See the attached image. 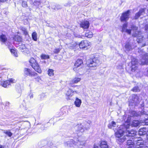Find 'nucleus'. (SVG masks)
I'll use <instances>...</instances> for the list:
<instances>
[{"label":"nucleus","instance_id":"nucleus-57","mask_svg":"<svg viewBox=\"0 0 148 148\" xmlns=\"http://www.w3.org/2000/svg\"><path fill=\"white\" fill-rule=\"evenodd\" d=\"M0 2H1V0H0Z\"/></svg>","mask_w":148,"mask_h":148},{"label":"nucleus","instance_id":"nucleus-15","mask_svg":"<svg viewBox=\"0 0 148 148\" xmlns=\"http://www.w3.org/2000/svg\"><path fill=\"white\" fill-rule=\"evenodd\" d=\"M144 56L141 60V64L142 65L148 64V54H144Z\"/></svg>","mask_w":148,"mask_h":148},{"label":"nucleus","instance_id":"nucleus-13","mask_svg":"<svg viewBox=\"0 0 148 148\" xmlns=\"http://www.w3.org/2000/svg\"><path fill=\"white\" fill-rule=\"evenodd\" d=\"M83 61L82 59H78L76 62L75 64L74 67L73 69V70L74 71L77 70V69L79 67L82 66L83 65Z\"/></svg>","mask_w":148,"mask_h":148},{"label":"nucleus","instance_id":"nucleus-48","mask_svg":"<svg viewBox=\"0 0 148 148\" xmlns=\"http://www.w3.org/2000/svg\"><path fill=\"white\" fill-rule=\"evenodd\" d=\"M145 30L148 31V24L146 25L145 27Z\"/></svg>","mask_w":148,"mask_h":148},{"label":"nucleus","instance_id":"nucleus-22","mask_svg":"<svg viewBox=\"0 0 148 148\" xmlns=\"http://www.w3.org/2000/svg\"><path fill=\"white\" fill-rule=\"evenodd\" d=\"M75 71L76 72L79 73L80 75H83L85 73L86 70L84 68L81 67L78 69V70L77 69V70Z\"/></svg>","mask_w":148,"mask_h":148},{"label":"nucleus","instance_id":"nucleus-16","mask_svg":"<svg viewBox=\"0 0 148 148\" xmlns=\"http://www.w3.org/2000/svg\"><path fill=\"white\" fill-rule=\"evenodd\" d=\"M80 27L84 29H87L89 26V23L88 21H83L80 24Z\"/></svg>","mask_w":148,"mask_h":148},{"label":"nucleus","instance_id":"nucleus-44","mask_svg":"<svg viewBox=\"0 0 148 148\" xmlns=\"http://www.w3.org/2000/svg\"><path fill=\"white\" fill-rule=\"evenodd\" d=\"M77 127H79V130L81 132H82L84 131V130L83 129V128L82 127V125H80L79 126H77Z\"/></svg>","mask_w":148,"mask_h":148},{"label":"nucleus","instance_id":"nucleus-47","mask_svg":"<svg viewBox=\"0 0 148 148\" xmlns=\"http://www.w3.org/2000/svg\"><path fill=\"white\" fill-rule=\"evenodd\" d=\"M138 132H139V134L140 135H144V134L143 133V132H142L140 131V130H139Z\"/></svg>","mask_w":148,"mask_h":148},{"label":"nucleus","instance_id":"nucleus-20","mask_svg":"<svg viewBox=\"0 0 148 148\" xmlns=\"http://www.w3.org/2000/svg\"><path fill=\"white\" fill-rule=\"evenodd\" d=\"M81 103L82 101L81 100L77 97L75 101L74 102V104L77 107H80Z\"/></svg>","mask_w":148,"mask_h":148},{"label":"nucleus","instance_id":"nucleus-24","mask_svg":"<svg viewBox=\"0 0 148 148\" xmlns=\"http://www.w3.org/2000/svg\"><path fill=\"white\" fill-rule=\"evenodd\" d=\"M100 147L101 148H108V146L107 144V142L105 141H102L100 145Z\"/></svg>","mask_w":148,"mask_h":148},{"label":"nucleus","instance_id":"nucleus-49","mask_svg":"<svg viewBox=\"0 0 148 148\" xmlns=\"http://www.w3.org/2000/svg\"><path fill=\"white\" fill-rule=\"evenodd\" d=\"M40 79L39 77H37V78H36V81H37L38 82H40Z\"/></svg>","mask_w":148,"mask_h":148},{"label":"nucleus","instance_id":"nucleus-3","mask_svg":"<svg viewBox=\"0 0 148 148\" xmlns=\"http://www.w3.org/2000/svg\"><path fill=\"white\" fill-rule=\"evenodd\" d=\"M30 65L36 72L39 73H41L42 71L39 65L38 64L36 60L33 58H31L29 60Z\"/></svg>","mask_w":148,"mask_h":148},{"label":"nucleus","instance_id":"nucleus-52","mask_svg":"<svg viewBox=\"0 0 148 148\" xmlns=\"http://www.w3.org/2000/svg\"><path fill=\"white\" fill-rule=\"evenodd\" d=\"M8 0H1V2H4L7 1Z\"/></svg>","mask_w":148,"mask_h":148},{"label":"nucleus","instance_id":"nucleus-14","mask_svg":"<svg viewBox=\"0 0 148 148\" xmlns=\"http://www.w3.org/2000/svg\"><path fill=\"white\" fill-rule=\"evenodd\" d=\"M128 129L125 130L126 131L125 133L126 138L127 139L130 136H134L136 134V132L134 130H131L129 131L128 130Z\"/></svg>","mask_w":148,"mask_h":148},{"label":"nucleus","instance_id":"nucleus-35","mask_svg":"<svg viewBox=\"0 0 148 148\" xmlns=\"http://www.w3.org/2000/svg\"><path fill=\"white\" fill-rule=\"evenodd\" d=\"M132 98L133 99V103H135L137 102L138 101V97L137 95H134L132 96Z\"/></svg>","mask_w":148,"mask_h":148},{"label":"nucleus","instance_id":"nucleus-53","mask_svg":"<svg viewBox=\"0 0 148 148\" xmlns=\"http://www.w3.org/2000/svg\"><path fill=\"white\" fill-rule=\"evenodd\" d=\"M83 36H79V37L81 38H83L82 37Z\"/></svg>","mask_w":148,"mask_h":148},{"label":"nucleus","instance_id":"nucleus-27","mask_svg":"<svg viewBox=\"0 0 148 148\" xmlns=\"http://www.w3.org/2000/svg\"><path fill=\"white\" fill-rule=\"evenodd\" d=\"M0 40L2 42L5 43L7 41V38L6 36L4 35H2L0 36Z\"/></svg>","mask_w":148,"mask_h":148},{"label":"nucleus","instance_id":"nucleus-40","mask_svg":"<svg viewBox=\"0 0 148 148\" xmlns=\"http://www.w3.org/2000/svg\"><path fill=\"white\" fill-rule=\"evenodd\" d=\"M132 90L134 92H137L140 91V90L138 87L135 86L132 89Z\"/></svg>","mask_w":148,"mask_h":148},{"label":"nucleus","instance_id":"nucleus-37","mask_svg":"<svg viewBox=\"0 0 148 148\" xmlns=\"http://www.w3.org/2000/svg\"><path fill=\"white\" fill-rule=\"evenodd\" d=\"M10 51L12 53L14 54V55L16 57H17L18 55L16 51L14 49H12L10 50Z\"/></svg>","mask_w":148,"mask_h":148},{"label":"nucleus","instance_id":"nucleus-42","mask_svg":"<svg viewBox=\"0 0 148 148\" xmlns=\"http://www.w3.org/2000/svg\"><path fill=\"white\" fill-rule=\"evenodd\" d=\"M46 96L45 95V93H43L40 95L39 96V98L40 99L42 100Z\"/></svg>","mask_w":148,"mask_h":148},{"label":"nucleus","instance_id":"nucleus-26","mask_svg":"<svg viewBox=\"0 0 148 148\" xmlns=\"http://www.w3.org/2000/svg\"><path fill=\"white\" fill-rule=\"evenodd\" d=\"M2 130L3 133L5 134L10 137H11L12 135V133L10 131V130Z\"/></svg>","mask_w":148,"mask_h":148},{"label":"nucleus","instance_id":"nucleus-51","mask_svg":"<svg viewBox=\"0 0 148 148\" xmlns=\"http://www.w3.org/2000/svg\"><path fill=\"white\" fill-rule=\"evenodd\" d=\"M0 148H5V147L2 145H0Z\"/></svg>","mask_w":148,"mask_h":148},{"label":"nucleus","instance_id":"nucleus-12","mask_svg":"<svg viewBox=\"0 0 148 148\" xmlns=\"http://www.w3.org/2000/svg\"><path fill=\"white\" fill-rule=\"evenodd\" d=\"M136 148H148V147L143 144V141L142 140H135Z\"/></svg>","mask_w":148,"mask_h":148},{"label":"nucleus","instance_id":"nucleus-19","mask_svg":"<svg viewBox=\"0 0 148 148\" xmlns=\"http://www.w3.org/2000/svg\"><path fill=\"white\" fill-rule=\"evenodd\" d=\"M125 48L126 50L127 51H130L133 48L131 45L130 43L129 42H127L125 45Z\"/></svg>","mask_w":148,"mask_h":148},{"label":"nucleus","instance_id":"nucleus-18","mask_svg":"<svg viewBox=\"0 0 148 148\" xmlns=\"http://www.w3.org/2000/svg\"><path fill=\"white\" fill-rule=\"evenodd\" d=\"M33 6H35L37 8H39V7L42 8V6L41 5V4L40 0H34L33 3Z\"/></svg>","mask_w":148,"mask_h":148},{"label":"nucleus","instance_id":"nucleus-39","mask_svg":"<svg viewBox=\"0 0 148 148\" xmlns=\"http://www.w3.org/2000/svg\"><path fill=\"white\" fill-rule=\"evenodd\" d=\"M140 131L143 132L144 135L146 133V132L147 131V129L145 127L140 128Z\"/></svg>","mask_w":148,"mask_h":148},{"label":"nucleus","instance_id":"nucleus-41","mask_svg":"<svg viewBox=\"0 0 148 148\" xmlns=\"http://www.w3.org/2000/svg\"><path fill=\"white\" fill-rule=\"evenodd\" d=\"M22 6L24 8H27L28 7L27 2L26 1H23L22 4Z\"/></svg>","mask_w":148,"mask_h":148},{"label":"nucleus","instance_id":"nucleus-38","mask_svg":"<svg viewBox=\"0 0 148 148\" xmlns=\"http://www.w3.org/2000/svg\"><path fill=\"white\" fill-rule=\"evenodd\" d=\"M41 58L42 59H49V57L48 55L42 54L41 56Z\"/></svg>","mask_w":148,"mask_h":148},{"label":"nucleus","instance_id":"nucleus-58","mask_svg":"<svg viewBox=\"0 0 148 148\" xmlns=\"http://www.w3.org/2000/svg\"><path fill=\"white\" fill-rule=\"evenodd\" d=\"M147 1H148V0H147Z\"/></svg>","mask_w":148,"mask_h":148},{"label":"nucleus","instance_id":"nucleus-1","mask_svg":"<svg viewBox=\"0 0 148 148\" xmlns=\"http://www.w3.org/2000/svg\"><path fill=\"white\" fill-rule=\"evenodd\" d=\"M129 124L125 123L124 124L121 125L119 127L118 130L115 133V136L119 138L118 140L121 143L124 142L127 138L126 134L123 136V133H125V130L128 129L130 127Z\"/></svg>","mask_w":148,"mask_h":148},{"label":"nucleus","instance_id":"nucleus-21","mask_svg":"<svg viewBox=\"0 0 148 148\" xmlns=\"http://www.w3.org/2000/svg\"><path fill=\"white\" fill-rule=\"evenodd\" d=\"M92 33L89 30L86 31L85 34V36L88 38H91L92 37Z\"/></svg>","mask_w":148,"mask_h":148},{"label":"nucleus","instance_id":"nucleus-50","mask_svg":"<svg viewBox=\"0 0 148 148\" xmlns=\"http://www.w3.org/2000/svg\"><path fill=\"white\" fill-rule=\"evenodd\" d=\"M94 148H99L98 147L97 145H94Z\"/></svg>","mask_w":148,"mask_h":148},{"label":"nucleus","instance_id":"nucleus-23","mask_svg":"<svg viewBox=\"0 0 148 148\" xmlns=\"http://www.w3.org/2000/svg\"><path fill=\"white\" fill-rule=\"evenodd\" d=\"M140 124V122L138 120H134L132 124L131 125L133 127H137L139 126Z\"/></svg>","mask_w":148,"mask_h":148},{"label":"nucleus","instance_id":"nucleus-56","mask_svg":"<svg viewBox=\"0 0 148 148\" xmlns=\"http://www.w3.org/2000/svg\"><path fill=\"white\" fill-rule=\"evenodd\" d=\"M147 11H148V9Z\"/></svg>","mask_w":148,"mask_h":148},{"label":"nucleus","instance_id":"nucleus-17","mask_svg":"<svg viewBox=\"0 0 148 148\" xmlns=\"http://www.w3.org/2000/svg\"><path fill=\"white\" fill-rule=\"evenodd\" d=\"M127 23H125L123 25L122 28V32H125L127 34H130L131 33V29H126V28L127 27Z\"/></svg>","mask_w":148,"mask_h":148},{"label":"nucleus","instance_id":"nucleus-28","mask_svg":"<svg viewBox=\"0 0 148 148\" xmlns=\"http://www.w3.org/2000/svg\"><path fill=\"white\" fill-rule=\"evenodd\" d=\"M116 125L115 122L112 121L111 123L108 125V126L109 128H112L114 130L113 127H116Z\"/></svg>","mask_w":148,"mask_h":148},{"label":"nucleus","instance_id":"nucleus-30","mask_svg":"<svg viewBox=\"0 0 148 148\" xmlns=\"http://www.w3.org/2000/svg\"><path fill=\"white\" fill-rule=\"evenodd\" d=\"M19 49L21 51L24 52L27 49L26 48L25 46L24 45H21L19 47Z\"/></svg>","mask_w":148,"mask_h":148},{"label":"nucleus","instance_id":"nucleus-29","mask_svg":"<svg viewBox=\"0 0 148 148\" xmlns=\"http://www.w3.org/2000/svg\"><path fill=\"white\" fill-rule=\"evenodd\" d=\"M74 92L71 89H68L67 92L66 93V95L68 96H72L73 95Z\"/></svg>","mask_w":148,"mask_h":148},{"label":"nucleus","instance_id":"nucleus-6","mask_svg":"<svg viewBox=\"0 0 148 148\" xmlns=\"http://www.w3.org/2000/svg\"><path fill=\"white\" fill-rule=\"evenodd\" d=\"M90 45V43L87 40L82 41L79 45L80 49H87Z\"/></svg>","mask_w":148,"mask_h":148},{"label":"nucleus","instance_id":"nucleus-10","mask_svg":"<svg viewBox=\"0 0 148 148\" xmlns=\"http://www.w3.org/2000/svg\"><path fill=\"white\" fill-rule=\"evenodd\" d=\"M137 60L135 58H132L131 61V70L132 71H134L137 68Z\"/></svg>","mask_w":148,"mask_h":148},{"label":"nucleus","instance_id":"nucleus-55","mask_svg":"<svg viewBox=\"0 0 148 148\" xmlns=\"http://www.w3.org/2000/svg\"><path fill=\"white\" fill-rule=\"evenodd\" d=\"M31 97L32 98L33 97V96H31L30 97V98H31Z\"/></svg>","mask_w":148,"mask_h":148},{"label":"nucleus","instance_id":"nucleus-8","mask_svg":"<svg viewBox=\"0 0 148 148\" xmlns=\"http://www.w3.org/2000/svg\"><path fill=\"white\" fill-rule=\"evenodd\" d=\"M127 144L128 148H136L135 140L133 138H131L127 140Z\"/></svg>","mask_w":148,"mask_h":148},{"label":"nucleus","instance_id":"nucleus-9","mask_svg":"<svg viewBox=\"0 0 148 148\" xmlns=\"http://www.w3.org/2000/svg\"><path fill=\"white\" fill-rule=\"evenodd\" d=\"M24 73L26 75L31 77L36 76L37 75V73L28 68H25L24 69Z\"/></svg>","mask_w":148,"mask_h":148},{"label":"nucleus","instance_id":"nucleus-46","mask_svg":"<svg viewBox=\"0 0 148 148\" xmlns=\"http://www.w3.org/2000/svg\"><path fill=\"white\" fill-rule=\"evenodd\" d=\"M40 3L41 4L42 3V4H44L46 2V0H40Z\"/></svg>","mask_w":148,"mask_h":148},{"label":"nucleus","instance_id":"nucleus-31","mask_svg":"<svg viewBox=\"0 0 148 148\" xmlns=\"http://www.w3.org/2000/svg\"><path fill=\"white\" fill-rule=\"evenodd\" d=\"M61 6L59 5H55L54 4H53L52 5V9L55 10H56L59 9H60L61 8Z\"/></svg>","mask_w":148,"mask_h":148},{"label":"nucleus","instance_id":"nucleus-54","mask_svg":"<svg viewBox=\"0 0 148 148\" xmlns=\"http://www.w3.org/2000/svg\"><path fill=\"white\" fill-rule=\"evenodd\" d=\"M31 97L32 98L33 97V96H31L30 97V98H31Z\"/></svg>","mask_w":148,"mask_h":148},{"label":"nucleus","instance_id":"nucleus-32","mask_svg":"<svg viewBox=\"0 0 148 148\" xmlns=\"http://www.w3.org/2000/svg\"><path fill=\"white\" fill-rule=\"evenodd\" d=\"M14 39L15 41L18 42H21L22 40V38L20 36L18 35L15 36Z\"/></svg>","mask_w":148,"mask_h":148},{"label":"nucleus","instance_id":"nucleus-25","mask_svg":"<svg viewBox=\"0 0 148 148\" xmlns=\"http://www.w3.org/2000/svg\"><path fill=\"white\" fill-rule=\"evenodd\" d=\"M81 79L80 77H75L71 80V82L73 84H76L80 82Z\"/></svg>","mask_w":148,"mask_h":148},{"label":"nucleus","instance_id":"nucleus-43","mask_svg":"<svg viewBox=\"0 0 148 148\" xmlns=\"http://www.w3.org/2000/svg\"><path fill=\"white\" fill-rule=\"evenodd\" d=\"M142 123H144L145 125H148V118H145L144 120H143Z\"/></svg>","mask_w":148,"mask_h":148},{"label":"nucleus","instance_id":"nucleus-11","mask_svg":"<svg viewBox=\"0 0 148 148\" xmlns=\"http://www.w3.org/2000/svg\"><path fill=\"white\" fill-rule=\"evenodd\" d=\"M145 10L146 8H140L139 11L136 13L134 18L135 19H137L141 15H144L145 14Z\"/></svg>","mask_w":148,"mask_h":148},{"label":"nucleus","instance_id":"nucleus-36","mask_svg":"<svg viewBox=\"0 0 148 148\" xmlns=\"http://www.w3.org/2000/svg\"><path fill=\"white\" fill-rule=\"evenodd\" d=\"M54 71L52 69H49L48 71V74L50 76H53L54 75Z\"/></svg>","mask_w":148,"mask_h":148},{"label":"nucleus","instance_id":"nucleus-34","mask_svg":"<svg viewBox=\"0 0 148 148\" xmlns=\"http://www.w3.org/2000/svg\"><path fill=\"white\" fill-rule=\"evenodd\" d=\"M32 39L36 41L37 40V35L36 32H34L32 34Z\"/></svg>","mask_w":148,"mask_h":148},{"label":"nucleus","instance_id":"nucleus-4","mask_svg":"<svg viewBox=\"0 0 148 148\" xmlns=\"http://www.w3.org/2000/svg\"><path fill=\"white\" fill-rule=\"evenodd\" d=\"M87 65L89 67H96L100 64L99 61L97 58L90 59L88 61Z\"/></svg>","mask_w":148,"mask_h":148},{"label":"nucleus","instance_id":"nucleus-45","mask_svg":"<svg viewBox=\"0 0 148 148\" xmlns=\"http://www.w3.org/2000/svg\"><path fill=\"white\" fill-rule=\"evenodd\" d=\"M60 50L59 48H56L54 49V52L55 53H59Z\"/></svg>","mask_w":148,"mask_h":148},{"label":"nucleus","instance_id":"nucleus-5","mask_svg":"<svg viewBox=\"0 0 148 148\" xmlns=\"http://www.w3.org/2000/svg\"><path fill=\"white\" fill-rule=\"evenodd\" d=\"M130 10H128L122 13L120 17V20L121 22L127 21L130 18Z\"/></svg>","mask_w":148,"mask_h":148},{"label":"nucleus","instance_id":"nucleus-7","mask_svg":"<svg viewBox=\"0 0 148 148\" xmlns=\"http://www.w3.org/2000/svg\"><path fill=\"white\" fill-rule=\"evenodd\" d=\"M15 82L16 80L14 79L11 78L9 80L1 81L0 82V84L2 86L6 88L8 86L10 85L11 84L14 83Z\"/></svg>","mask_w":148,"mask_h":148},{"label":"nucleus","instance_id":"nucleus-33","mask_svg":"<svg viewBox=\"0 0 148 148\" xmlns=\"http://www.w3.org/2000/svg\"><path fill=\"white\" fill-rule=\"evenodd\" d=\"M20 29L23 31L24 35H26L28 34V32L26 30V29L25 27L21 26L20 27Z\"/></svg>","mask_w":148,"mask_h":148},{"label":"nucleus","instance_id":"nucleus-2","mask_svg":"<svg viewBox=\"0 0 148 148\" xmlns=\"http://www.w3.org/2000/svg\"><path fill=\"white\" fill-rule=\"evenodd\" d=\"M131 28L133 32L132 36L138 38L137 40L138 42H142L143 40V36L141 35V32L138 30V27L134 25H132Z\"/></svg>","mask_w":148,"mask_h":148}]
</instances>
